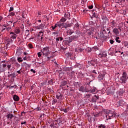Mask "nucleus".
I'll list each match as a JSON object with an SVG mask.
<instances>
[{
  "mask_svg": "<svg viewBox=\"0 0 128 128\" xmlns=\"http://www.w3.org/2000/svg\"><path fill=\"white\" fill-rule=\"evenodd\" d=\"M110 42L111 44H113L114 42V40H110Z\"/></svg>",
  "mask_w": 128,
  "mask_h": 128,
  "instance_id": "nucleus-52",
  "label": "nucleus"
},
{
  "mask_svg": "<svg viewBox=\"0 0 128 128\" xmlns=\"http://www.w3.org/2000/svg\"><path fill=\"white\" fill-rule=\"evenodd\" d=\"M96 90V88H94L90 91V94H94V92H95Z\"/></svg>",
  "mask_w": 128,
  "mask_h": 128,
  "instance_id": "nucleus-34",
  "label": "nucleus"
},
{
  "mask_svg": "<svg viewBox=\"0 0 128 128\" xmlns=\"http://www.w3.org/2000/svg\"><path fill=\"white\" fill-rule=\"evenodd\" d=\"M21 124L22 125V124H24V126H26V122H21Z\"/></svg>",
  "mask_w": 128,
  "mask_h": 128,
  "instance_id": "nucleus-46",
  "label": "nucleus"
},
{
  "mask_svg": "<svg viewBox=\"0 0 128 128\" xmlns=\"http://www.w3.org/2000/svg\"><path fill=\"white\" fill-rule=\"evenodd\" d=\"M99 116H100V114L98 113L95 114H94V116H95V118H98Z\"/></svg>",
  "mask_w": 128,
  "mask_h": 128,
  "instance_id": "nucleus-45",
  "label": "nucleus"
},
{
  "mask_svg": "<svg viewBox=\"0 0 128 128\" xmlns=\"http://www.w3.org/2000/svg\"><path fill=\"white\" fill-rule=\"evenodd\" d=\"M78 74H79L81 78H82V76H84V74H82V72H80L78 73Z\"/></svg>",
  "mask_w": 128,
  "mask_h": 128,
  "instance_id": "nucleus-48",
  "label": "nucleus"
},
{
  "mask_svg": "<svg viewBox=\"0 0 128 128\" xmlns=\"http://www.w3.org/2000/svg\"><path fill=\"white\" fill-rule=\"evenodd\" d=\"M7 68H8V70H12V69H10V68H12V64H8L7 65Z\"/></svg>",
  "mask_w": 128,
  "mask_h": 128,
  "instance_id": "nucleus-31",
  "label": "nucleus"
},
{
  "mask_svg": "<svg viewBox=\"0 0 128 128\" xmlns=\"http://www.w3.org/2000/svg\"><path fill=\"white\" fill-rule=\"evenodd\" d=\"M10 30V28H6V30Z\"/></svg>",
  "mask_w": 128,
  "mask_h": 128,
  "instance_id": "nucleus-63",
  "label": "nucleus"
},
{
  "mask_svg": "<svg viewBox=\"0 0 128 128\" xmlns=\"http://www.w3.org/2000/svg\"><path fill=\"white\" fill-rule=\"evenodd\" d=\"M66 84H68V80H62L60 86H66Z\"/></svg>",
  "mask_w": 128,
  "mask_h": 128,
  "instance_id": "nucleus-15",
  "label": "nucleus"
},
{
  "mask_svg": "<svg viewBox=\"0 0 128 128\" xmlns=\"http://www.w3.org/2000/svg\"><path fill=\"white\" fill-rule=\"evenodd\" d=\"M88 8H89V10H92V8H94V6L91 5V6H88Z\"/></svg>",
  "mask_w": 128,
  "mask_h": 128,
  "instance_id": "nucleus-50",
  "label": "nucleus"
},
{
  "mask_svg": "<svg viewBox=\"0 0 128 128\" xmlns=\"http://www.w3.org/2000/svg\"><path fill=\"white\" fill-rule=\"evenodd\" d=\"M38 30H44V24H41L38 26Z\"/></svg>",
  "mask_w": 128,
  "mask_h": 128,
  "instance_id": "nucleus-22",
  "label": "nucleus"
},
{
  "mask_svg": "<svg viewBox=\"0 0 128 128\" xmlns=\"http://www.w3.org/2000/svg\"><path fill=\"white\" fill-rule=\"evenodd\" d=\"M91 62H92V66H96V60H91ZM94 62L95 63V64H94Z\"/></svg>",
  "mask_w": 128,
  "mask_h": 128,
  "instance_id": "nucleus-29",
  "label": "nucleus"
},
{
  "mask_svg": "<svg viewBox=\"0 0 128 128\" xmlns=\"http://www.w3.org/2000/svg\"><path fill=\"white\" fill-rule=\"evenodd\" d=\"M3 68H6V64H2Z\"/></svg>",
  "mask_w": 128,
  "mask_h": 128,
  "instance_id": "nucleus-59",
  "label": "nucleus"
},
{
  "mask_svg": "<svg viewBox=\"0 0 128 128\" xmlns=\"http://www.w3.org/2000/svg\"><path fill=\"white\" fill-rule=\"evenodd\" d=\"M5 70H4V68H2L0 65V74H2V72H4Z\"/></svg>",
  "mask_w": 128,
  "mask_h": 128,
  "instance_id": "nucleus-26",
  "label": "nucleus"
},
{
  "mask_svg": "<svg viewBox=\"0 0 128 128\" xmlns=\"http://www.w3.org/2000/svg\"><path fill=\"white\" fill-rule=\"evenodd\" d=\"M98 36V38H101L103 36H104V32H100Z\"/></svg>",
  "mask_w": 128,
  "mask_h": 128,
  "instance_id": "nucleus-30",
  "label": "nucleus"
},
{
  "mask_svg": "<svg viewBox=\"0 0 128 128\" xmlns=\"http://www.w3.org/2000/svg\"><path fill=\"white\" fill-rule=\"evenodd\" d=\"M14 76H16V74L13 73V74H11L8 75V78H12V80H14Z\"/></svg>",
  "mask_w": 128,
  "mask_h": 128,
  "instance_id": "nucleus-17",
  "label": "nucleus"
},
{
  "mask_svg": "<svg viewBox=\"0 0 128 128\" xmlns=\"http://www.w3.org/2000/svg\"><path fill=\"white\" fill-rule=\"evenodd\" d=\"M119 106H124L126 105V102H124L123 100H120L118 102Z\"/></svg>",
  "mask_w": 128,
  "mask_h": 128,
  "instance_id": "nucleus-9",
  "label": "nucleus"
},
{
  "mask_svg": "<svg viewBox=\"0 0 128 128\" xmlns=\"http://www.w3.org/2000/svg\"><path fill=\"white\" fill-rule=\"evenodd\" d=\"M53 82H54V80L52 79L48 81V84H53Z\"/></svg>",
  "mask_w": 128,
  "mask_h": 128,
  "instance_id": "nucleus-36",
  "label": "nucleus"
},
{
  "mask_svg": "<svg viewBox=\"0 0 128 128\" xmlns=\"http://www.w3.org/2000/svg\"><path fill=\"white\" fill-rule=\"evenodd\" d=\"M66 20V19L63 17L60 20V22H60V24H64Z\"/></svg>",
  "mask_w": 128,
  "mask_h": 128,
  "instance_id": "nucleus-18",
  "label": "nucleus"
},
{
  "mask_svg": "<svg viewBox=\"0 0 128 128\" xmlns=\"http://www.w3.org/2000/svg\"><path fill=\"white\" fill-rule=\"evenodd\" d=\"M28 48H34V47L32 46V44H28Z\"/></svg>",
  "mask_w": 128,
  "mask_h": 128,
  "instance_id": "nucleus-42",
  "label": "nucleus"
},
{
  "mask_svg": "<svg viewBox=\"0 0 128 128\" xmlns=\"http://www.w3.org/2000/svg\"><path fill=\"white\" fill-rule=\"evenodd\" d=\"M37 54L38 58H40V56H42V53L40 52H38Z\"/></svg>",
  "mask_w": 128,
  "mask_h": 128,
  "instance_id": "nucleus-47",
  "label": "nucleus"
},
{
  "mask_svg": "<svg viewBox=\"0 0 128 128\" xmlns=\"http://www.w3.org/2000/svg\"><path fill=\"white\" fill-rule=\"evenodd\" d=\"M56 102H58V100L54 99L53 100H52V104H56Z\"/></svg>",
  "mask_w": 128,
  "mask_h": 128,
  "instance_id": "nucleus-38",
  "label": "nucleus"
},
{
  "mask_svg": "<svg viewBox=\"0 0 128 128\" xmlns=\"http://www.w3.org/2000/svg\"><path fill=\"white\" fill-rule=\"evenodd\" d=\"M98 16V14L96 13V11H95V12H93L92 16L93 18H96V16Z\"/></svg>",
  "mask_w": 128,
  "mask_h": 128,
  "instance_id": "nucleus-23",
  "label": "nucleus"
},
{
  "mask_svg": "<svg viewBox=\"0 0 128 128\" xmlns=\"http://www.w3.org/2000/svg\"><path fill=\"white\" fill-rule=\"evenodd\" d=\"M7 118H10V120L12 119V118H14V115L12 114H8L6 116Z\"/></svg>",
  "mask_w": 128,
  "mask_h": 128,
  "instance_id": "nucleus-20",
  "label": "nucleus"
},
{
  "mask_svg": "<svg viewBox=\"0 0 128 128\" xmlns=\"http://www.w3.org/2000/svg\"><path fill=\"white\" fill-rule=\"evenodd\" d=\"M14 10V7H10L9 10L10 12H12Z\"/></svg>",
  "mask_w": 128,
  "mask_h": 128,
  "instance_id": "nucleus-51",
  "label": "nucleus"
},
{
  "mask_svg": "<svg viewBox=\"0 0 128 128\" xmlns=\"http://www.w3.org/2000/svg\"><path fill=\"white\" fill-rule=\"evenodd\" d=\"M74 34V32L70 30L69 32V34H70V36H71V34Z\"/></svg>",
  "mask_w": 128,
  "mask_h": 128,
  "instance_id": "nucleus-60",
  "label": "nucleus"
},
{
  "mask_svg": "<svg viewBox=\"0 0 128 128\" xmlns=\"http://www.w3.org/2000/svg\"><path fill=\"white\" fill-rule=\"evenodd\" d=\"M14 12H10V16H14Z\"/></svg>",
  "mask_w": 128,
  "mask_h": 128,
  "instance_id": "nucleus-49",
  "label": "nucleus"
},
{
  "mask_svg": "<svg viewBox=\"0 0 128 128\" xmlns=\"http://www.w3.org/2000/svg\"><path fill=\"white\" fill-rule=\"evenodd\" d=\"M128 80V74H126V72H124L122 74V76L120 78V84H126Z\"/></svg>",
  "mask_w": 128,
  "mask_h": 128,
  "instance_id": "nucleus-1",
  "label": "nucleus"
},
{
  "mask_svg": "<svg viewBox=\"0 0 128 128\" xmlns=\"http://www.w3.org/2000/svg\"><path fill=\"white\" fill-rule=\"evenodd\" d=\"M110 26L112 28H114V26H116V22L114 20H112L111 22H110Z\"/></svg>",
  "mask_w": 128,
  "mask_h": 128,
  "instance_id": "nucleus-14",
  "label": "nucleus"
},
{
  "mask_svg": "<svg viewBox=\"0 0 128 128\" xmlns=\"http://www.w3.org/2000/svg\"><path fill=\"white\" fill-rule=\"evenodd\" d=\"M78 40V36H72L70 37H69V40H68V44H70L72 42H73V40Z\"/></svg>",
  "mask_w": 128,
  "mask_h": 128,
  "instance_id": "nucleus-4",
  "label": "nucleus"
},
{
  "mask_svg": "<svg viewBox=\"0 0 128 128\" xmlns=\"http://www.w3.org/2000/svg\"><path fill=\"white\" fill-rule=\"evenodd\" d=\"M92 72H93V74H98V72H96V70H92Z\"/></svg>",
  "mask_w": 128,
  "mask_h": 128,
  "instance_id": "nucleus-62",
  "label": "nucleus"
},
{
  "mask_svg": "<svg viewBox=\"0 0 128 128\" xmlns=\"http://www.w3.org/2000/svg\"><path fill=\"white\" fill-rule=\"evenodd\" d=\"M60 28H70L72 26V23H68L66 22V23H60Z\"/></svg>",
  "mask_w": 128,
  "mask_h": 128,
  "instance_id": "nucleus-3",
  "label": "nucleus"
},
{
  "mask_svg": "<svg viewBox=\"0 0 128 128\" xmlns=\"http://www.w3.org/2000/svg\"><path fill=\"white\" fill-rule=\"evenodd\" d=\"M62 96H63L62 94L58 92V93H57L56 95V98H57L58 100H62Z\"/></svg>",
  "mask_w": 128,
  "mask_h": 128,
  "instance_id": "nucleus-8",
  "label": "nucleus"
},
{
  "mask_svg": "<svg viewBox=\"0 0 128 128\" xmlns=\"http://www.w3.org/2000/svg\"><path fill=\"white\" fill-rule=\"evenodd\" d=\"M99 98L100 97L98 96L94 95V96L92 97V102H96V100H98Z\"/></svg>",
  "mask_w": 128,
  "mask_h": 128,
  "instance_id": "nucleus-7",
  "label": "nucleus"
},
{
  "mask_svg": "<svg viewBox=\"0 0 128 128\" xmlns=\"http://www.w3.org/2000/svg\"><path fill=\"white\" fill-rule=\"evenodd\" d=\"M14 32L15 34H18L20 32V30L18 27H16L14 28Z\"/></svg>",
  "mask_w": 128,
  "mask_h": 128,
  "instance_id": "nucleus-12",
  "label": "nucleus"
},
{
  "mask_svg": "<svg viewBox=\"0 0 128 128\" xmlns=\"http://www.w3.org/2000/svg\"><path fill=\"white\" fill-rule=\"evenodd\" d=\"M100 56H101V58H102L104 56H106V52H100Z\"/></svg>",
  "mask_w": 128,
  "mask_h": 128,
  "instance_id": "nucleus-21",
  "label": "nucleus"
},
{
  "mask_svg": "<svg viewBox=\"0 0 128 128\" xmlns=\"http://www.w3.org/2000/svg\"><path fill=\"white\" fill-rule=\"evenodd\" d=\"M30 72H34V74H36V70H34V69H31Z\"/></svg>",
  "mask_w": 128,
  "mask_h": 128,
  "instance_id": "nucleus-56",
  "label": "nucleus"
},
{
  "mask_svg": "<svg viewBox=\"0 0 128 128\" xmlns=\"http://www.w3.org/2000/svg\"><path fill=\"white\" fill-rule=\"evenodd\" d=\"M41 52H42L43 56H48V54H50V47L46 46L40 50Z\"/></svg>",
  "mask_w": 128,
  "mask_h": 128,
  "instance_id": "nucleus-2",
  "label": "nucleus"
},
{
  "mask_svg": "<svg viewBox=\"0 0 128 128\" xmlns=\"http://www.w3.org/2000/svg\"><path fill=\"white\" fill-rule=\"evenodd\" d=\"M75 26H76V28H80V24H78V22H76V24H75Z\"/></svg>",
  "mask_w": 128,
  "mask_h": 128,
  "instance_id": "nucleus-53",
  "label": "nucleus"
},
{
  "mask_svg": "<svg viewBox=\"0 0 128 128\" xmlns=\"http://www.w3.org/2000/svg\"><path fill=\"white\" fill-rule=\"evenodd\" d=\"M60 38H56V42H60Z\"/></svg>",
  "mask_w": 128,
  "mask_h": 128,
  "instance_id": "nucleus-61",
  "label": "nucleus"
},
{
  "mask_svg": "<svg viewBox=\"0 0 128 128\" xmlns=\"http://www.w3.org/2000/svg\"><path fill=\"white\" fill-rule=\"evenodd\" d=\"M52 34H54V36H56V34H58V31H56V32H53Z\"/></svg>",
  "mask_w": 128,
  "mask_h": 128,
  "instance_id": "nucleus-44",
  "label": "nucleus"
},
{
  "mask_svg": "<svg viewBox=\"0 0 128 128\" xmlns=\"http://www.w3.org/2000/svg\"><path fill=\"white\" fill-rule=\"evenodd\" d=\"M128 46V42L124 44V46L126 47Z\"/></svg>",
  "mask_w": 128,
  "mask_h": 128,
  "instance_id": "nucleus-64",
  "label": "nucleus"
},
{
  "mask_svg": "<svg viewBox=\"0 0 128 128\" xmlns=\"http://www.w3.org/2000/svg\"><path fill=\"white\" fill-rule=\"evenodd\" d=\"M102 40H108V36H103L102 38H100Z\"/></svg>",
  "mask_w": 128,
  "mask_h": 128,
  "instance_id": "nucleus-24",
  "label": "nucleus"
},
{
  "mask_svg": "<svg viewBox=\"0 0 128 128\" xmlns=\"http://www.w3.org/2000/svg\"><path fill=\"white\" fill-rule=\"evenodd\" d=\"M18 61L19 62H22V58H20V57H18Z\"/></svg>",
  "mask_w": 128,
  "mask_h": 128,
  "instance_id": "nucleus-32",
  "label": "nucleus"
},
{
  "mask_svg": "<svg viewBox=\"0 0 128 128\" xmlns=\"http://www.w3.org/2000/svg\"><path fill=\"white\" fill-rule=\"evenodd\" d=\"M44 36V32H39V34H38V36Z\"/></svg>",
  "mask_w": 128,
  "mask_h": 128,
  "instance_id": "nucleus-40",
  "label": "nucleus"
},
{
  "mask_svg": "<svg viewBox=\"0 0 128 128\" xmlns=\"http://www.w3.org/2000/svg\"><path fill=\"white\" fill-rule=\"evenodd\" d=\"M79 92H88L90 90L86 89V87H84V86H81L78 88Z\"/></svg>",
  "mask_w": 128,
  "mask_h": 128,
  "instance_id": "nucleus-6",
  "label": "nucleus"
},
{
  "mask_svg": "<svg viewBox=\"0 0 128 128\" xmlns=\"http://www.w3.org/2000/svg\"><path fill=\"white\" fill-rule=\"evenodd\" d=\"M78 50L80 52H82V48H78Z\"/></svg>",
  "mask_w": 128,
  "mask_h": 128,
  "instance_id": "nucleus-58",
  "label": "nucleus"
},
{
  "mask_svg": "<svg viewBox=\"0 0 128 128\" xmlns=\"http://www.w3.org/2000/svg\"><path fill=\"white\" fill-rule=\"evenodd\" d=\"M22 58H23L24 60H26V56H25L24 57L23 56Z\"/></svg>",
  "mask_w": 128,
  "mask_h": 128,
  "instance_id": "nucleus-57",
  "label": "nucleus"
},
{
  "mask_svg": "<svg viewBox=\"0 0 128 128\" xmlns=\"http://www.w3.org/2000/svg\"><path fill=\"white\" fill-rule=\"evenodd\" d=\"M54 58L52 56H50V57H47L46 58V60L48 62V60H50V58Z\"/></svg>",
  "mask_w": 128,
  "mask_h": 128,
  "instance_id": "nucleus-39",
  "label": "nucleus"
},
{
  "mask_svg": "<svg viewBox=\"0 0 128 128\" xmlns=\"http://www.w3.org/2000/svg\"><path fill=\"white\" fill-rule=\"evenodd\" d=\"M102 19L104 20H108V17L107 16H103L102 17Z\"/></svg>",
  "mask_w": 128,
  "mask_h": 128,
  "instance_id": "nucleus-35",
  "label": "nucleus"
},
{
  "mask_svg": "<svg viewBox=\"0 0 128 128\" xmlns=\"http://www.w3.org/2000/svg\"><path fill=\"white\" fill-rule=\"evenodd\" d=\"M114 114H112V113L110 112H108V115L106 116V118H108V120H110L112 118V116H114Z\"/></svg>",
  "mask_w": 128,
  "mask_h": 128,
  "instance_id": "nucleus-10",
  "label": "nucleus"
},
{
  "mask_svg": "<svg viewBox=\"0 0 128 128\" xmlns=\"http://www.w3.org/2000/svg\"><path fill=\"white\" fill-rule=\"evenodd\" d=\"M104 34H108V32H106V29H102V32Z\"/></svg>",
  "mask_w": 128,
  "mask_h": 128,
  "instance_id": "nucleus-41",
  "label": "nucleus"
},
{
  "mask_svg": "<svg viewBox=\"0 0 128 128\" xmlns=\"http://www.w3.org/2000/svg\"><path fill=\"white\" fill-rule=\"evenodd\" d=\"M2 20H4V17H2V16H0V22H2Z\"/></svg>",
  "mask_w": 128,
  "mask_h": 128,
  "instance_id": "nucleus-55",
  "label": "nucleus"
},
{
  "mask_svg": "<svg viewBox=\"0 0 128 128\" xmlns=\"http://www.w3.org/2000/svg\"><path fill=\"white\" fill-rule=\"evenodd\" d=\"M10 34L11 36V38H12L13 40L16 38V37L18 36L16 34H14V32H11L10 33Z\"/></svg>",
  "mask_w": 128,
  "mask_h": 128,
  "instance_id": "nucleus-11",
  "label": "nucleus"
},
{
  "mask_svg": "<svg viewBox=\"0 0 128 128\" xmlns=\"http://www.w3.org/2000/svg\"><path fill=\"white\" fill-rule=\"evenodd\" d=\"M124 92V90L120 89V90H119V94H120V96L122 95Z\"/></svg>",
  "mask_w": 128,
  "mask_h": 128,
  "instance_id": "nucleus-25",
  "label": "nucleus"
},
{
  "mask_svg": "<svg viewBox=\"0 0 128 128\" xmlns=\"http://www.w3.org/2000/svg\"><path fill=\"white\" fill-rule=\"evenodd\" d=\"M58 28H60V22H57L56 24L54 26H52L50 27V28H52V29H50V30L52 32H54L55 28H58Z\"/></svg>",
  "mask_w": 128,
  "mask_h": 128,
  "instance_id": "nucleus-5",
  "label": "nucleus"
},
{
  "mask_svg": "<svg viewBox=\"0 0 128 128\" xmlns=\"http://www.w3.org/2000/svg\"><path fill=\"white\" fill-rule=\"evenodd\" d=\"M116 42H118V44L120 43V37L118 36L116 38Z\"/></svg>",
  "mask_w": 128,
  "mask_h": 128,
  "instance_id": "nucleus-28",
  "label": "nucleus"
},
{
  "mask_svg": "<svg viewBox=\"0 0 128 128\" xmlns=\"http://www.w3.org/2000/svg\"><path fill=\"white\" fill-rule=\"evenodd\" d=\"M64 112L66 113L70 110V108H66L62 110Z\"/></svg>",
  "mask_w": 128,
  "mask_h": 128,
  "instance_id": "nucleus-27",
  "label": "nucleus"
},
{
  "mask_svg": "<svg viewBox=\"0 0 128 128\" xmlns=\"http://www.w3.org/2000/svg\"><path fill=\"white\" fill-rule=\"evenodd\" d=\"M90 96H92V94H88L86 95V96L88 98H90Z\"/></svg>",
  "mask_w": 128,
  "mask_h": 128,
  "instance_id": "nucleus-54",
  "label": "nucleus"
},
{
  "mask_svg": "<svg viewBox=\"0 0 128 128\" xmlns=\"http://www.w3.org/2000/svg\"><path fill=\"white\" fill-rule=\"evenodd\" d=\"M125 112L126 114H128V104H127V106H126V110Z\"/></svg>",
  "mask_w": 128,
  "mask_h": 128,
  "instance_id": "nucleus-43",
  "label": "nucleus"
},
{
  "mask_svg": "<svg viewBox=\"0 0 128 128\" xmlns=\"http://www.w3.org/2000/svg\"><path fill=\"white\" fill-rule=\"evenodd\" d=\"M92 48L95 51L98 50H100V48H98L96 46H94Z\"/></svg>",
  "mask_w": 128,
  "mask_h": 128,
  "instance_id": "nucleus-33",
  "label": "nucleus"
},
{
  "mask_svg": "<svg viewBox=\"0 0 128 128\" xmlns=\"http://www.w3.org/2000/svg\"><path fill=\"white\" fill-rule=\"evenodd\" d=\"M98 128H106V124H100L98 125Z\"/></svg>",
  "mask_w": 128,
  "mask_h": 128,
  "instance_id": "nucleus-19",
  "label": "nucleus"
},
{
  "mask_svg": "<svg viewBox=\"0 0 128 128\" xmlns=\"http://www.w3.org/2000/svg\"><path fill=\"white\" fill-rule=\"evenodd\" d=\"M88 66H92V61H91V60L90 61H88Z\"/></svg>",
  "mask_w": 128,
  "mask_h": 128,
  "instance_id": "nucleus-37",
  "label": "nucleus"
},
{
  "mask_svg": "<svg viewBox=\"0 0 128 128\" xmlns=\"http://www.w3.org/2000/svg\"><path fill=\"white\" fill-rule=\"evenodd\" d=\"M13 99L15 102H18L20 100V97L18 95H14L13 96Z\"/></svg>",
  "mask_w": 128,
  "mask_h": 128,
  "instance_id": "nucleus-13",
  "label": "nucleus"
},
{
  "mask_svg": "<svg viewBox=\"0 0 128 128\" xmlns=\"http://www.w3.org/2000/svg\"><path fill=\"white\" fill-rule=\"evenodd\" d=\"M113 32L114 33V34L116 35L118 34H120V32H118V29L116 28H114L113 30Z\"/></svg>",
  "mask_w": 128,
  "mask_h": 128,
  "instance_id": "nucleus-16",
  "label": "nucleus"
}]
</instances>
